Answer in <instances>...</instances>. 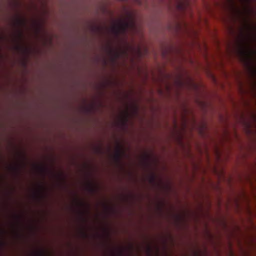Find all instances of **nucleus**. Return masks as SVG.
I'll return each instance as SVG.
<instances>
[{"label": "nucleus", "mask_w": 256, "mask_h": 256, "mask_svg": "<svg viewBox=\"0 0 256 256\" xmlns=\"http://www.w3.org/2000/svg\"><path fill=\"white\" fill-rule=\"evenodd\" d=\"M131 26H134V22L130 24L126 21H120L118 25L112 28V32L115 35L118 36L120 33L125 34Z\"/></svg>", "instance_id": "1"}, {"label": "nucleus", "mask_w": 256, "mask_h": 256, "mask_svg": "<svg viewBox=\"0 0 256 256\" xmlns=\"http://www.w3.org/2000/svg\"><path fill=\"white\" fill-rule=\"evenodd\" d=\"M114 159L118 161L119 162L122 158V152L120 150H118L114 155Z\"/></svg>", "instance_id": "2"}, {"label": "nucleus", "mask_w": 256, "mask_h": 256, "mask_svg": "<svg viewBox=\"0 0 256 256\" xmlns=\"http://www.w3.org/2000/svg\"><path fill=\"white\" fill-rule=\"evenodd\" d=\"M114 55L115 58H118L120 56V54L118 52H114Z\"/></svg>", "instance_id": "3"}, {"label": "nucleus", "mask_w": 256, "mask_h": 256, "mask_svg": "<svg viewBox=\"0 0 256 256\" xmlns=\"http://www.w3.org/2000/svg\"><path fill=\"white\" fill-rule=\"evenodd\" d=\"M90 190L92 192H94V188L90 186Z\"/></svg>", "instance_id": "4"}, {"label": "nucleus", "mask_w": 256, "mask_h": 256, "mask_svg": "<svg viewBox=\"0 0 256 256\" xmlns=\"http://www.w3.org/2000/svg\"><path fill=\"white\" fill-rule=\"evenodd\" d=\"M14 168V170H18V168L17 167H14V168Z\"/></svg>", "instance_id": "5"}, {"label": "nucleus", "mask_w": 256, "mask_h": 256, "mask_svg": "<svg viewBox=\"0 0 256 256\" xmlns=\"http://www.w3.org/2000/svg\"><path fill=\"white\" fill-rule=\"evenodd\" d=\"M38 254L39 255H40V256H42V252H39L38 253Z\"/></svg>", "instance_id": "6"}, {"label": "nucleus", "mask_w": 256, "mask_h": 256, "mask_svg": "<svg viewBox=\"0 0 256 256\" xmlns=\"http://www.w3.org/2000/svg\"><path fill=\"white\" fill-rule=\"evenodd\" d=\"M154 176H152V180L154 181Z\"/></svg>", "instance_id": "7"}]
</instances>
